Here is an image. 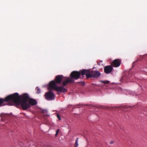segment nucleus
I'll return each mask as SVG.
<instances>
[{
    "instance_id": "obj_1",
    "label": "nucleus",
    "mask_w": 147,
    "mask_h": 147,
    "mask_svg": "<svg viewBox=\"0 0 147 147\" xmlns=\"http://www.w3.org/2000/svg\"><path fill=\"white\" fill-rule=\"evenodd\" d=\"M12 95L14 96L13 98V104H16L17 106L20 105L23 110H26L30 107V105L28 102L29 96L27 94H23L22 96L21 99H20L19 94L17 93L12 94Z\"/></svg>"
},
{
    "instance_id": "obj_2",
    "label": "nucleus",
    "mask_w": 147,
    "mask_h": 147,
    "mask_svg": "<svg viewBox=\"0 0 147 147\" xmlns=\"http://www.w3.org/2000/svg\"><path fill=\"white\" fill-rule=\"evenodd\" d=\"M81 73L82 76L86 75L87 79L91 78H97L101 75L100 71L97 70L92 71L91 73L90 70L84 69L82 70Z\"/></svg>"
},
{
    "instance_id": "obj_3",
    "label": "nucleus",
    "mask_w": 147,
    "mask_h": 147,
    "mask_svg": "<svg viewBox=\"0 0 147 147\" xmlns=\"http://www.w3.org/2000/svg\"><path fill=\"white\" fill-rule=\"evenodd\" d=\"M14 96L11 94L7 96L5 98H0V107L5 105H13L14 104L13 101V98Z\"/></svg>"
},
{
    "instance_id": "obj_4",
    "label": "nucleus",
    "mask_w": 147,
    "mask_h": 147,
    "mask_svg": "<svg viewBox=\"0 0 147 147\" xmlns=\"http://www.w3.org/2000/svg\"><path fill=\"white\" fill-rule=\"evenodd\" d=\"M54 80L51 81L49 83V88L60 92H64L67 91V90L64 87L57 86Z\"/></svg>"
},
{
    "instance_id": "obj_5",
    "label": "nucleus",
    "mask_w": 147,
    "mask_h": 147,
    "mask_svg": "<svg viewBox=\"0 0 147 147\" xmlns=\"http://www.w3.org/2000/svg\"><path fill=\"white\" fill-rule=\"evenodd\" d=\"M81 71L80 72L76 71H72L70 75L71 78L75 80L78 79L80 78L81 75H82L81 71Z\"/></svg>"
},
{
    "instance_id": "obj_6",
    "label": "nucleus",
    "mask_w": 147,
    "mask_h": 147,
    "mask_svg": "<svg viewBox=\"0 0 147 147\" xmlns=\"http://www.w3.org/2000/svg\"><path fill=\"white\" fill-rule=\"evenodd\" d=\"M46 99L49 100H51L54 99L55 95L51 91H49L45 94Z\"/></svg>"
},
{
    "instance_id": "obj_7",
    "label": "nucleus",
    "mask_w": 147,
    "mask_h": 147,
    "mask_svg": "<svg viewBox=\"0 0 147 147\" xmlns=\"http://www.w3.org/2000/svg\"><path fill=\"white\" fill-rule=\"evenodd\" d=\"M121 60L119 59H116L114 60L112 63V65L115 67H119L121 63Z\"/></svg>"
},
{
    "instance_id": "obj_8",
    "label": "nucleus",
    "mask_w": 147,
    "mask_h": 147,
    "mask_svg": "<svg viewBox=\"0 0 147 147\" xmlns=\"http://www.w3.org/2000/svg\"><path fill=\"white\" fill-rule=\"evenodd\" d=\"M113 69V68L111 65H108L105 67L104 71L106 74H109L112 71Z\"/></svg>"
},
{
    "instance_id": "obj_9",
    "label": "nucleus",
    "mask_w": 147,
    "mask_h": 147,
    "mask_svg": "<svg viewBox=\"0 0 147 147\" xmlns=\"http://www.w3.org/2000/svg\"><path fill=\"white\" fill-rule=\"evenodd\" d=\"M63 76L62 75H58L56 76L55 81L57 84L60 83L63 79Z\"/></svg>"
},
{
    "instance_id": "obj_10",
    "label": "nucleus",
    "mask_w": 147,
    "mask_h": 147,
    "mask_svg": "<svg viewBox=\"0 0 147 147\" xmlns=\"http://www.w3.org/2000/svg\"><path fill=\"white\" fill-rule=\"evenodd\" d=\"M74 82V80L70 78H67L66 81H64L63 83V87L65 86L68 83H72Z\"/></svg>"
},
{
    "instance_id": "obj_11",
    "label": "nucleus",
    "mask_w": 147,
    "mask_h": 147,
    "mask_svg": "<svg viewBox=\"0 0 147 147\" xmlns=\"http://www.w3.org/2000/svg\"><path fill=\"white\" fill-rule=\"evenodd\" d=\"M30 105L33 106L36 105L37 104L36 101L33 98H30L28 100V103Z\"/></svg>"
},
{
    "instance_id": "obj_12",
    "label": "nucleus",
    "mask_w": 147,
    "mask_h": 147,
    "mask_svg": "<svg viewBox=\"0 0 147 147\" xmlns=\"http://www.w3.org/2000/svg\"><path fill=\"white\" fill-rule=\"evenodd\" d=\"M9 115L7 114L2 113L1 114V116L2 118V121L5 119H7V117L9 116Z\"/></svg>"
},
{
    "instance_id": "obj_13",
    "label": "nucleus",
    "mask_w": 147,
    "mask_h": 147,
    "mask_svg": "<svg viewBox=\"0 0 147 147\" xmlns=\"http://www.w3.org/2000/svg\"><path fill=\"white\" fill-rule=\"evenodd\" d=\"M100 82L103 83L105 84H109V81H107H107L101 80L100 81Z\"/></svg>"
},
{
    "instance_id": "obj_14",
    "label": "nucleus",
    "mask_w": 147,
    "mask_h": 147,
    "mask_svg": "<svg viewBox=\"0 0 147 147\" xmlns=\"http://www.w3.org/2000/svg\"><path fill=\"white\" fill-rule=\"evenodd\" d=\"M78 138H77L76 139V142L75 144V147H77L78 146Z\"/></svg>"
},
{
    "instance_id": "obj_15",
    "label": "nucleus",
    "mask_w": 147,
    "mask_h": 147,
    "mask_svg": "<svg viewBox=\"0 0 147 147\" xmlns=\"http://www.w3.org/2000/svg\"><path fill=\"white\" fill-rule=\"evenodd\" d=\"M36 90H37V93L38 94H39L40 93V89L38 88V87H36Z\"/></svg>"
},
{
    "instance_id": "obj_16",
    "label": "nucleus",
    "mask_w": 147,
    "mask_h": 147,
    "mask_svg": "<svg viewBox=\"0 0 147 147\" xmlns=\"http://www.w3.org/2000/svg\"><path fill=\"white\" fill-rule=\"evenodd\" d=\"M59 129H57L56 131V134L55 135V136L56 137L59 132Z\"/></svg>"
},
{
    "instance_id": "obj_17",
    "label": "nucleus",
    "mask_w": 147,
    "mask_h": 147,
    "mask_svg": "<svg viewBox=\"0 0 147 147\" xmlns=\"http://www.w3.org/2000/svg\"><path fill=\"white\" fill-rule=\"evenodd\" d=\"M57 117L59 119V120H61V118L60 117V116L58 114H57Z\"/></svg>"
},
{
    "instance_id": "obj_18",
    "label": "nucleus",
    "mask_w": 147,
    "mask_h": 147,
    "mask_svg": "<svg viewBox=\"0 0 147 147\" xmlns=\"http://www.w3.org/2000/svg\"><path fill=\"white\" fill-rule=\"evenodd\" d=\"M80 83L82 86H84L85 84V83L84 82H80Z\"/></svg>"
},
{
    "instance_id": "obj_19",
    "label": "nucleus",
    "mask_w": 147,
    "mask_h": 147,
    "mask_svg": "<svg viewBox=\"0 0 147 147\" xmlns=\"http://www.w3.org/2000/svg\"><path fill=\"white\" fill-rule=\"evenodd\" d=\"M47 112V111L46 110H42V112L43 113H46Z\"/></svg>"
},
{
    "instance_id": "obj_20",
    "label": "nucleus",
    "mask_w": 147,
    "mask_h": 147,
    "mask_svg": "<svg viewBox=\"0 0 147 147\" xmlns=\"http://www.w3.org/2000/svg\"><path fill=\"white\" fill-rule=\"evenodd\" d=\"M114 143V141H110V143L111 144H113Z\"/></svg>"
},
{
    "instance_id": "obj_21",
    "label": "nucleus",
    "mask_w": 147,
    "mask_h": 147,
    "mask_svg": "<svg viewBox=\"0 0 147 147\" xmlns=\"http://www.w3.org/2000/svg\"><path fill=\"white\" fill-rule=\"evenodd\" d=\"M98 65H100V64L99 63V62L98 63Z\"/></svg>"
},
{
    "instance_id": "obj_22",
    "label": "nucleus",
    "mask_w": 147,
    "mask_h": 147,
    "mask_svg": "<svg viewBox=\"0 0 147 147\" xmlns=\"http://www.w3.org/2000/svg\"><path fill=\"white\" fill-rule=\"evenodd\" d=\"M134 63H135V62H134L133 63V65H134Z\"/></svg>"
},
{
    "instance_id": "obj_23",
    "label": "nucleus",
    "mask_w": 147,
    "mask_h": 147,
    "mask_svg": "<svg viewBox=\"0 0 147 147\" xmlns=\"http://www.w3.org/2000/svg\"><path fill=\"white\" fill-rule=\"evenodd\" d=\"M46 116H49V115H47Z\"/></svg>"
}]
</instances>
